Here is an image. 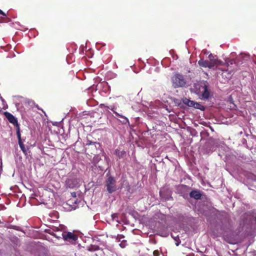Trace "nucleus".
<instances>
[{
    "label": "nucleus",
    "mask_w": 256,
    "mask_h": 256,
    "mask_svg": "<svg viewBox=\"0 0 256 256\" xmlns=\"http://www.w3.org/2000/svg\"><path fill=\"white\" fill-rule=\"evenodd\" d=\"M209 84L207 81L202 80L194 84L192 91L196 94L202 100H207L210 97Z\"/></svg>",
    "instance_id": "1"
},
{
    "label": "nucleus",
    "mask_w": 256,
    "mask_h": 256,
    "mask_svg": "<svg viewBox=\"0 0 256 256\" xmlns=\"http://www.w3.org/2000/svg\"><path fill=\"white\" fill-rule=\"evenodd\" d=\"M60 232L61 234L59 235L54 234V236L58 238H60L62 236L64 240L69 242H74L78 239V236L71 232H68L64 230H62Z\"/></svg>",
    "instance_id": "2"
},
{
    "label": "nucleus",
    "mask_w": 256,
    "mask_h": 256,
    "mask_svg": "<svg viewBox=\"0 0 256 256\" xmlns=\"http://www.w3.org/2000/svg\"><path fill=\"white\" fill-rule=\"evenodd\" d=\"M216 56H214L212 54H210L208 56L209 62H210V68L216 69L220 66H224V64L228 66V62H226L224 63V62L218 60L217 58H215Z\"/></svg>",
    "instance_id": "3"
},
{
    "label": "nucleus",
    "mask_w": 256,
    "mask_h": 256,
    "mask_svg": "<svg viewBox=\"0 0 256 256\" xmlns=\"http://www.w3.org/2000/svg\"><path fill=\"white\" fill-rule=\"evenodd\" d=\"M172 85L174 88L184 86L186 82L184 76L180 74H176L172 78Z\"/></svg>",
    "instance_id": "4"
},
{
    "label": "nucleus",
    "mask_w": 256,
    "mask_h": 256,
    "mask_svg": "<svg viewBox=\"0 0 256 256\" xmlns=\"http://www.w3.org/2000/svg\"><path fill=\"white\" fill-rule=\"evenodd\" d=\"M106 186L108 192L110 194L116 190V180L112 176L108 178L106 182Z\"/></svg>",
    "instance_id": "5"
},
{
    "label": "nucleus",
    "mask_w": 256,
    "mask_h": 256,
    "mask_svg": "<svg viewBox=\"0 0 256 256\" xmlns=\"http://www.w3.org/2000/svg\"><path fill=\"white\" fill-rule=\"evenodd\" d=\"M4 114L10 122L16 126H19L16 118H15L12 114L8 112H5Z\"/></svg>",
    "instance_id": "6"
},
{
    "label": "nucleus",
    "mask_w": 256,
    "mask_h": 256,
    "mask_svg": "<svg viewBox=\"0 0 256 256\" xmlns=\"http://www.w3.org/2000/svg\"><path fill=\"white\" fill-rule=\"evenodd\" d=\"M108 108L109 109H110V110H112L116 116H119L120 117L124 119L122 120L121 121V122L122 124H130V122H129V120H128V118H126V116H124L122 115H121L120 114L116 112L114 110V107H113L112 106H108Z\"/></svg>",
    "instance_id": "7"
},
{
    "label": "nucleus",
    "mask_w": 256,
    "mask_h": 256,
    "mask_svg": "<svg viewBox=\"0 0 256 256\" xmlns=\"http://www.w3.org/2000/svg\"><path fill=\"white\" fill-rule=\"evenodd\" d=\"M190 196L191 198H192L196 200H200L201 198L202 194L200 191L198 190H192L190 193Z\"/></svg>",
    "instance_id": "8"
},
{
    "label": "nucleus",
    "mask_w": 256,
    "mask_h": 256,
    "mask_svg": "<svg viewBox=\"0 0 256 256\" xmlns=\"http://www.w3.org/2000/svg\"><path fill=\"white\" fill-rule=\"evenodd\" d=\"M184 102L185 104H187L189 106H192V107H194V108H198V106H200V105L198 103L195 102H194L192 100H189L187 98H186L184 100Z\"/></svg>",
    "instance_id": "9"
},
{
    "label": "nucleus",
    "mask_w": 256,
    "mask_h": 256,
    "mask_svg": "<svg viewBox=\"0 0 256 256\" xmlns=\"http://www.w3.org/2000/svg\"><path fill=\"white\" fill-rule=\"evenodd\" d=\"M198 64L200 66L204 68H210L209 60H204L202 59H201L198 62Z\"/></svg>",
    "instance_id": "10"
},
{
    "label": "nucleus",
    "mask_w": 256,
    "mask_h": 256,
    "mask_svg": "<svg viewBox=\"0 0 256 256\" xmlns=\"http://www.w3.org/2000/svg\"><path fill=\"white\" fill-rule=\"evenodd\" d=\"M114 154L118 158H122L126 155V152L124 150L120 151L118 149L114 151Z\"/></svg>",
    "instance_id": "11"
},
{
    "label": "nucleus",
    "mask_w": 256,
    "mask_h": 256,
    "mask_svg": "<svg viewBox=\"0 0 256 256\" xmlns=\"http://www.w3.org/2000/svg\"><path fill=\"white\" fill-rule=\"evenodd\" d=\"M86 146H94L96 148H97V146H100V144L96 142H92L90 140H88L86 144Z\"/></svg>",
    "instance_id": "12"
},
{
    "label": "nucleus",
    "mask_w": 256,
    "mask_h": 256,
    "mask_svg": "<svg viewBox=\"0 0 256 256\" xmlns=\"http://www.w3.org/2000/svg\"><path fill=\"white\" fill-rule=\"evenodd\" d=\"M16 135L18 138V141L20 142L22 141L21 138V136L20 133V126H16Z\"/></svg>",
    "instance_id": "13"
},
{
    "label": "nucleus",
    "mask_w": 256,
    "mask_h": 256,
    "mask_svg": "<svg viewBox=\"0 0 256 256\" xmlns=\"http://www.w3.org/2000/svg\"><path fill=\"white\" fill-rule=\"evenodd\" d=\"M18 144H19L21 150L23 152L26 154V148L24 147V145L23 144V142H22V140L18 142Z\"/></svg>",
    "instance_id": "14"
},
{
    "label": "nucleus",
    "mask_w": 256,
    "mask_h": 256,
    "mask_svg": "<svg viewBox=\"0 0 256 256\" xmlns=\"http://www.w3.org/2000/svg\"><path fill=\"white\" fill-rule=\"evenodd\" d=\"M226 62H228V66L226 64H224V66H226L227 67L229 66L230 65H232L234 63V60H226L224 63H226Z\"/></svg>",
    "instance_id": "15"
},
{
    "label": "nucleus",
    "mask_w": 256,
    "mask_h": 256,
    "mask_svg": "<svg viewBox=\"0 0 256 256\" xmlns=\"http://www.w3.org/2000/svg\"><path fill=\"white\" fill-rule=\"evenodd\" d=\"M154 256H159V252L158 250H154L153 252Z\"/></svg>",
    "instance_id": "16"
},
{
    "label": "nucleus",
    "mask_w": 256,
    "mask_h": 256,
    "mask_svg": "<svg viewBox=\"0 0 256 256\" xmlns=\"http://www.w3.org/2000/svg\"><path fill=\"white\" fill-rule=\"evenodd\" d=\"M0 14H2L3 16H6L5 14L0 10Z\"/></svg>",
    "instance_id": "17"
},
{
    "label": "nucleus",
    "mask_w": 256,
    "mask_h": 256,
    "mask_svg": "<svg viewBox=\"0 0 256 256\" xmlns=\"http://www.w3.org/2000/svg\"><path fill=\"white\" fill-rule=\"evenodd\" d=\"M0 99L2 100V103H4L5 102L2 96H0Z\"/></svg>",
    "instance_id": "18"
},
{
    "label": "nucleus",
    "mask_w": 256,
    "mask_h": 256,
    "mask_svg": "<svg viewBox=\"0 0 256 256\" xmlns=\"http://www.w3.org/2000/svg\"><path fill=\"white\" fill-rule=\"evenodd\" d=\"M70 182V180H68L67 182H66V184H67L68 186H69L70 188H72V186H70V185H68V183H69V182Z\"/></svg>",
    "instance_id": "19"
},
{
    "label": "nucleus",
    "mask_w": 256,
    "mask_h": 256,
    "mask_svg": "<svg viewBox=\"0 0 256 256\" xmlns=\"http://www.w3.org/2000/svg\"><path fill=\"white\" fill-rule=\"evenodd\" d=\"M176 244L177 246H178L179 245V242H176Z\"/></svg>",
    "instance_id": "20"
}]
</instances>
